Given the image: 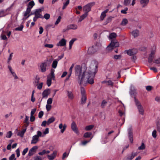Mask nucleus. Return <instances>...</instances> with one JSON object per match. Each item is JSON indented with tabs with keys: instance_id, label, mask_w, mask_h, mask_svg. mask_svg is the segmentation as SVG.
Masks as SVG:
<instances>
[{
	"instance_id": "1",
	"label": "nucleus",
	"mask_w": 160,
	"mask_h": 160,
	"mask_svg": "<svg viewBox=\"0 0 160 160\" xmlns=\"http://www.w3.org/2000/svg\"><path fill=\"white\" fill-rule=\"evenodd\" d=\"M97 64H96L94 69L91 68L88 72H84L81 75L82 67L80 65H76L75 67V73L78 76L80 84H81L85 80H87V82L91 84L93 83L94 78L97 72Z\"/></svg>"
},
{
	"instance_id": "2",
	"label": "nucleus",
	"mask_w": 160,
	"mask_h": 160,
	"mask_svg": "<svg viewBox=\"0 0 160 160\" xmlns=\"http://www.w3.org/2000/svg\"><path fill=\"white\" fill-rule=\"evenodd\" d=\"M53 59V58H51L49 59H47L44 62H42L39 67L40 71L42 72H45L47 69V66L50 65Z\"/></svg>"
},
{
	"instance_id": "3",
	"label": "nucleus",
	"mask_w": 160,
	"mask_h": 160,
	"mask_svg": "<svg viewBox=\"0 0 160 160\" xmlns=\"http://www.w3.org/2000/svg\"><path fill=\"white\" fill-rule=\"evenodd\" d=\"M119 45V42L117 41L113 40L111 41L110 43L107 47V49L109 51H111L114 48L118 47Z\"/></svg>"
},
{
	"instance_id": "4",
	"label": "nucleus",
	"mask_w": 160,
	"mask_h": 160,
	"mask_svg": "<svg viewBox=\"0 0 160 160\" xmlns=\"http://www.w3.org/2000/svg\"><path fill=\"white\" fill-rule=\"evenodd\" d=\"M42 9L41 8L36 9L34 11L35 16L33 18V21L36 22L38 18H42L43 16L41 12Z\"/></svg>"
},
{
	"instance_id": "5",
	"label": "nucleus",
	"mask_w": 160,
	"mask_h": 160,
	"mask_svg": "<svg viewBox=\"0 0 160 160\" xmlns=\"http://www.w3.org/2000/svg\"><path fill=\"white\" fill-rule=\"evenodd\" d=\"M134 100L135 104L137 106L139 113L141 115H143L144 112V110L141 103L135 97H134Z\"/></svg>"
},
{
	"instance_id": "6",
	"label": "nucleus",
	"mask_w": 160,
	"mask_h": 160,
	"mask_svg": "<svg viewBox=\"0 0 160 160\" xmlns=\"http://www.w3.org/2000/svg\"><path fill=\"white\" fill-rule=\"evenodd\" d=\"M42 135V133L40 131H38L37 132V134L33 136L32 140L31 142V144H35L38 142L39 141V138L41 137ZM42 136V137H43Z\"/></svg>"
},
{
	"instance_id": "7",
	"label": "nucleus",
	"mask_w": 160,
	"mask_h": 160,
	"mask_svg": "<svg viewBox=\"0 0 160 160\" xmlns=\"http://www.w3.org/2000/svg\"><path fill=\"white\" fill-rule=\"evenodd\" d=\"M95 3L94 2L89 3L84 6L83 7V9L85 12V13H87L88 14V13L91 10V7L94 5Z\"/></svg>"
},
{
	"instance_id": "8",
	"label": "nucleus",
	"mask_w": 160,
	"mask_h": 160,
	"mask_svg": "<svg viewBox=\"0 0 160 160\" xmlns=\"http://www.w3.org/2000/svg\"><path fill=\"white\" fill-rule=\"evenodd\" d=\"M97 47L96 46H92L89 48L88 53L89 54H93L96 52L97 50Z\"/></svg>"
},
{
	"instance_id": "9",
	"label": "nucleus",
	"mask_w": 160,
	"mask_h": 160,
	"mask_svg": "<svg viewBox=\"0 0 160 160\" xmlns=\"http://www.w3.org/2000/svg\"><path fill=\"white\" fill-rule=\"evenodd\" d=\"M137 52V50L134 49H129L128 50H125L124 51L125 53H127L128 55L130 56L135 54Z\"/></svg>"
},
{
	"instance_id": "10",
	"label": "nucleus",
	"mask_w": 160,
	"mask_h": 160,
	"mask_svg": "<svg viewBox=\"0 0 160 160\" xmlns=\"http://www.w3.org/2000/svg\"><path fill=\"white\" fill-rule=\"evenodd\" d=\"M72 130L77 134H78L79 131L77 127L76 124L74 122H73L71 124Z\"/></svg>"
},
{
	"instance_id": "11",
	"label": "nucleus",
	"mask_w": 160,
	"mask_h": 160,
	"mask_svg": "<svg viewBox=\"0 0 160 160\" xmlns=\"http://www.w3.org/2000/svg\"><path fill=\"white\" fill-rule=\"evenodd\" d=\"M38 148V147L37 146L33 147L29 150L28 153V155L29 156H32L35 153Z\"/></svg>"
},
{
	"instance_id": "12",
	"label": "nucleus",
	"mask_w": 160,
	"mask_h": 160,
	"mask_svg": "<svg viewBox=\"0 0 160 160\" xmlns=\"http://www.w3.org/2000/svg\"><path fill=\"white\" fill-rule=\"evenodd\" d=\"M50 92L49 89L45 90L42 93V98H47L48 96L50 94Z\"/></svg>"
},
{
	"instance_id": "13",
	"label": "nucleus",
	"mask_w": 160,
	"mask_h": 160,
	"mask_svg": "<svg viewBox=\"0 0 160 160\" xmlns=\"http://www.w3.org/2000/svg\"><path fill=\"white\" fill-rule=\"evenodd\" d=\"M117 36L116 33L115 32H112L111 33L109 36V39L111 40V41L113 40L117 41L116 39Z\"/></svg>"
},
{
	"instance_id": "14",
	"label": "nucleus",
	"mask_w": 160,
	"mask_h": 160,
	"mask_svg": "<svg viewBox=\"0 0 160 160\" xmlns=\"http://www.w3.org/2000/svg\"><path fill=\"white\" fill-rule=\"evenodd\" d=\"M57 153V152L54 151L51 155H48L47 156L49 160H53L56 157Z\"/></svg>"
},
{
	"instance_id": "15",
	"label": "nucleus",
	"mask_w": 160,
	"mask_h": 160,
	"mask_svg": "<svg viewBox=\"0 0 160 160\" xmlns=\"http://www.w3.org/2000/svg\"><path fill=\"white\" fill-rule=\"evenodd\" d=\"M66 40L64 38H62L57 43V46H63L66 45Z\"/></svg>"
},
{
	"instance_id": "16",
	"label": "nucleus",
	"mask_w": 160,
	"mask_h": 160,
	"mask_svg": "<svg viewBox=\"0 0 160 160\" xmlns=\"http://www.w3.org/2000/svg\"><path fill=\"white\" fill-rule=\"evenodd\" d=\"M66 127L67 126L66 124H64L63 125L62 124V123H60L59 125V128L61 129L60 131L62 133H63L66 129Z\"/></svg>"
},
{
	"instance_id": "17",
	"label": "nucleus",
	"mask_w": 160,
	"mask_h": 160,
	"mask_svg": "<svg viewBox=\"0 0 160 160\" xmlns=\"http://www.w3.org/2000/svg\"><path fill=\"white\" fill-rule=\"evenodd\" d=\"M149 2V0H140V3L142 8L146 7Z\"/></svg>"
},
{
	"instance_id": "18",
	"label": "nucleus",
	"mask_w": 160,
	"mask_h": 160,
	"mask_svg": "<svg viewBox=\"0 0 160 160\" xmlns=\"http://www.w3.org/2000/svg\"><path fill=\"white\" fill-rule=\"evenodd\" d=\"M128 133L129 137L131 143L132 142L133 139H132V132L131 128H130L128 129Z\"/></svg>"
},
{
	"instance_id": "19",
	"label": "nucleus",
	"mask_w": 160,
	"mask_h": 160,
	"mask_svg": "<svg viewBox=\"0 0 160 160\" xmlns=\"http://www.w3.org/2000/svg\"><path fill=\"white\" fill-rule=\"evenodd\" d=\"M8 68L11 73L12 74V76L14 77V79H18V77L17 76L14 72L13 71V70H12V67L10 66H9L8 67Z\"/></svg>"
},
{
	"instance_id": "20",
	"label": "nucleus",
	"mask_w": 160,
	"mask_h": 160,
	"mask_svg": "<svg viewBox=\"0 0 160 160\" xmlns=\"http://www.w3.org/2000/svg\"><path fill=\"white\" fill-rule=\"evenodd\" d=\"M108 11V9L106 10L103 12H102L100 17V19L101 20H103L104 18L106 16V13H107Z\"/></svg>"
},
{
	"instance_id": "21",
	"label": "nucleus",
	"mask_w": 160,
	"mask_h": 160,
	"mask_svg": "<svg viewBox=\"0 0 160 160\" xmlns=\"http://www.w3.org/2000/svg\"><path fill=\"white\" fill-rule=\"evenodd\" d=\"M78 28V26L76 25L72 24L69 25L68 27L67 30L69 29H76Z\"/></svg>"
},
{
	"instance_id": "22",
	"label": "nucleus",
	"mask_w": 160,
	"mask_h": 160,
	"mask_svg": "<svg viewBox=\"0 0 160 160\" xmlns=\"http://www.w3.org/2000/svg\"><path fill=\"white\" fill-rule=\"evenodd\" d=\"M103 83H106L108 85L113 86V82L111 80L104 81L102 82Z\"/></svg>"
},
{
	"instance_id": "23",
	"label": "nucleus",
	"mask_w": 160,
	"mask_h": 160,
	"mask_svg": "<svg viewBox=\"0 0 160 160\" xmlns=\"http://www.w3.org/2000/svg\"><path fill=\"white\" fill-rule=\"evenodd\" d=\"M132 33L133 36L134 37H136L138 36L139 35V33L138 30H135L133 31L132 32Z\"/></svg>"
},
{
	"instance_id": "24",
	"label": "nucleus",
	"mask_w": 160,
	"mask_h": 160,
	"mask_svg": "<svg viewBox=\"0 0 160 160\" xmlns=\"http://www.w3.org/2000/svg\"><path fill=\"white\" fill-rule=\"evenodd\" d=\"M137 153H132L130 156H128L126 160H132L134 158L137 156Z\"/></svg>"
},
{
	"instance_id": "25",
	"label": "nucleus",
	"mask_w": 160,
	"mask_h": 160,
	"mask_svg": "<svg viewBox=\"0 0 160 160\" xmlns=\"http://www.w3.org/2000/svg\"><path fill=\"white\" fill-rule=\"evenodd\" d=\"M34 5L35 3L34 1H31L28 3L27 8H28L31 10V9Z\"/></svg>"
},
{
	"instance_id": "26",
	"label": "nucleus",
	"mask_w": 160,
	"mask_h": 160,
	"mask_svg": "<svg viewBox=\"0 0 160 160\" xmlns=\"http://www.w3.org/2000/svg\"><path fill=\"white\" fill-rule=\"evenodd\" d=\"M23 129L21 131L19 132L18 133V135L20 136L21 137H22L23 136L24 134L26 131L27 127Z\"/></svg>"
},
{
	"instance_id": "27",
	"label": "nucleus",
	"mask_w": 160,
	"mask_h": 160,
	"mask_svg": "<svg viewBox=\"0 0 160 160\" xmlns=\"http://www.w3.org/2000/svg\"><path fill=\"white\" fill-rule=\"evenodd\" d=\"M87 100V97L86 95H82L81 98V103L84 104L86 102Z\"/></svg>"
},
{
	"instance_id": "28",
	"label": "nucleus",
	"mask_w": 160,
	"mask_h": 160,
	"mask_svg": "<svg viewBox=\"0 0 160 160\" xmlns=\"http://www.w3.org/2000/svg\"><path fill=\"white\" fill-rule=\"evenodd\" d=\"M88 16V14L87 13H85L81 15L79 20L78 22H81L82 20H83L85 18H86Z\"/></svg>"
},
{
	"instance_id": "29",
	"label": "nucleus",
	"mask_w": 160,
	"mask_h": 160,
	"mask_svg": "<svg viewBox=\"0 0 160 160\" xmlns=\"http://www.w3.org/2000/svg\"><path fill=\"white\" fill-rule=\"evenodd\" d=\"M55 118L53 117H52L48 119V121H47V124L49 125L50 123L54 122L55 120Z\"/></svg>"
},
{
	"instance_id": "30",
	"label": "nucleus",
	"mask_w": 160,
	"mask_h": 160,
	"mask_svg": "<svg viewBox=\"0 0 160 160\" xmlns=\"http://www.w3.org/2000/svg\"><path fill=\"white\" fill-rule=\"evenodd\" d=\"M28 117L27 116H25V118L24 120V123H25L26 124H25L23 126V127H27L28 126L29 123V122H28Z\"/></svg>"
},
{
	"instance_id": "31",
	"label": "nucleus",
	"mask_w": 160,
	"mask_h": 160,
	"mask_svg": "<svg viewBox=\"0 0 160 160\" xmlns=\"http://www.w3.org/2000/svg\"><path fill=\"white\" fill-rule=\"evenodd\" d=\"M128 23V20L126 18H124L122 19V20L120 24L122 26H125Z\"/></svg>"
},
{
	"instance_id": "32",
	"label": "nucleus",
	"mask_w": 160,
	"mask_h": 160,
	"mask_svg": "<svg viewBox=\"0 0 160 160\" xmlns=\"http://www.w3.org/2000/svg\"><path fill=\"white\" fill-rule=\"evenodd\" d=\"M107 102L105 100H102L101 103V106L102 108H104L106 106Z\"/></svg>"
},
{
	"instance_id": "33",
	"label": "nucleus",
	"mask_w": 160,
	"mask_h": 160,
	"mask_svg": "<svg viewBox=\"0 0 160 160\" xmlns=\"http://www.w3.org/2000/svg\"><path fill=\"white\" fill-rule=\"evenodd\" d=\"M94 127L93 125H90L86 127L85 130L86 131H89L91 130Z\"/></svg>"
},
{
	"instance_id": "34",
	"label": "nucleus",
	"mask_w": 160,
	"mask_h": 160,
	"mask_svg": "<svg viewBox=\"0 0 160 160\" xmlns=\"http://www.w3.org/2000/svg\"><path fill=\"white\" fill-rule=\"evenodd\" d=\"M68 96V98L70 99H72L73 98V96L71 92L67 91Z\"/></svg>"
},
{
	"instance_id": "35",
	"label": "nucleus",
	"mask_w": 160,
	"mask_h": 160,
	"mask_svg": "<svg viewBox=\"0 0 160 160\" xmlns=\"http://www.w3.org/2000/svg\"><path fill=\"white\" fill-rule=\"evenodd\" d=\"M31 11V10L30 9L27 8L26 11L25 12L24 14V17H26L30 13Z\"/></svg>"
},
{
	"instance_id": "36",
	"label": "nucleus",
	"mask_w": 160,
	"mask_h": 160,
	"mask_svg": "<svg viewBox=\"0 0 160 160\" xmlns=\"http://www.w3.org/2000/svg\"><path fill=\"white\" fill-rule=\"evenodd\" d=\"M66 1V2L65 3H63V6L62 8V9H65L67 5L69 3V0H65Z\"/></svg>"
},
{
	"instance_id": "37",
	"label": "nucleus",
	"mask_w": 160,
	"mask_h": 160,
	"mask_svg": "<svg viewBox=\"0 0 160 160\" xmlns=\"http://www.w3.org/2000/svg\"><path fill=\"white\" fill-rule=\"evenodd\" d=\"M76 39L75 38H73L69 42V49H70L72 47V44H73L74 42H75V41L76 40Z\"/></svg>"
},
{
	"instance_id": "38",
	"label": "nucleus",
	"mask_w": 160,
	"mask_h": 160,
	"mask_svg": "<svg viewBox=\"0 0 160 160\" xmlns=\"http://www.w3.org/2000/svg\"><path fill=\"white\" fill-rule=\"evenodd\" d=\"M58 64V61L56 60H54L52 62V68H55Z\"/></svg>"
},
{
	"instance_id": "39",
	"label": "nucleus",
	"mask_w": 160,
	"mask_h": 160,
	"mask_svg": "<svg viewBox=\"0 0 160 160\" xmlns=\"http://www.w3.org/2000/svg\"><path fill=\"white\" fill-rule=\"evenodd\" d=\"M131 2V0H124L123 4L125 6L129 5Z\"/></svg>"
},
{
	"instance_id": "40",
	"label": "nucleus",
	"mask_w": 160,
	"mask_h": 160,
	"mask_svg": "<svg viewBox=\"0 0 160 160\" xmlns=\"http://www.w3.org/2000/svg\"><path fill=\"white\" fill-rule=\"evenodd\" d=\"M91 135L92 133L91 132H86L84 134L83 137L85 138H89Z\"/></svg>"
},
{
	"instance_id": "41",
	"label": "nucleus",
	"mask_w": 160,
	"mask_h": 160,
	"mask_svg": "<svg viewBox=\"0 0 160 160\" xmlns=\"http://www.w3.org/2000/svg\"><path fill=\"white\" fill-rule=\"evenodd\" d=\"M54 70L52 69L51 70V78L53 79H54L55 78L54 74Z\"/></svg>"
},
{
	"instance_id": "42",
	"label": "nucleus",
	"mask_w": 160,
	"mask_h": 160,
	"mask_svg": "<svg viewBox=\"0 0 160 160\" xmlns=\"http://www.w3.org/2000/svg\"><path fill=\"white\" fill-rule=\"evenodd\" d=\"M156 127L157 130L160 132V122L158 121L157 122Z\"/></svg>"
},
{
	"instance_id": "43",
	"label": "nucleus",
	"mask_w": 160,
	"mask_h": 160,
	"mask_svg": "<svg viewBox=\"0 0 160 160\" xmlns=\"http://www.w3.org/2000/svg\"><path fill=\"white\" fill-rule=\"evenodd\" d=\"M145 148V145L143 143H142L141 145L138 148L139 150H143Z\"/></svg>"
},
{
	"instance_id": "44",
	"label": "nucleus",
	"mask_w": 160,
	"mask_h": 160,
	"mask_svg": "<svg viewBox=\"0 0 160 160\" xmlns=\"http://www.w3.org/2000/svg\"><path fill=\"white\" fill-rule=\"evenodd\" d=\"M23 28V25H21L19 27L15 28V29L16 31H22Z\"/></svg>"
},
{
	"instance_id": "45",
	"label": "nucleus",
	"mask_w": 160,
	"mask_h": 160,
	"mask_svg": "<svg viewBox=\"0 0 160 160\" xmlns=\"http://www.w3.org/2000/svg\"><path fill=\"white\" fill-rule=\"evenodd\" d=\"M9 160H16V158H15V155L14 154H12L9 157Z\"/></svg>"
},
{
	"instance_id": "46",
	"label": "nucleus",
	"mask_w": 160,
	"mask_h": 160,
	"mask_svg": "<svg viewBox=\"0 0 160 160\" xmlns=\"http://www.w3.org/2000/svg\"><path fill=\"white\" fill-rule=\"evenodd\" d=\"M52 79L51 78H48V79L47 82V83L48 86H50L51 84V80Z\"/></svg>"
},
{
	"instance_id": "47",
	"label": "nucleus",
	"mask_w": 160,
	"mask_h": 160,
	"mask_svg": "<svg viewBox=\"0 0 160 160\" xmlns=\"http://www.w3.org/2000/svg\"><path fill=\"white\" fill-rule=\"evenodd\" d=\"M81 92L82 95H86L85 90L83 88L81 87Z\"/></svg>"
},
{
	"instance_id": "48",
	"label": "nucleus",
	"mask_w": 160,
	"mask_h": 160,
	"mask_svg": "<svg viewBox=\"0 0 160 160\" xmlns=\"http://www.w3.org/2000/svg\"><path fill=\"white\" fill-rule=\"evenodd\" d=\"M61 19H62L61 17V16H59L57 20V21H56V22L55 23V24L56 25H58L59 23V22H60Z\"/></svg>"
},
{
	"instance_id": "49",
	"label": "nucleus",
	"mask_w": 160,
	"mask_h": 160,
	"mask_svg": "<svg viewBox=\"0 0 160 160\" xmlns=\"http://www.w3.org/2000/svg\"><path fill=\"white\" fill-rule=\"evenodd\" d=\"M152 135L153 137L154 138H155L157 137V131L156 130H154L152 132Z\"/></svg>"
},
{
	"instance_id": "50",
	"label": "nucleus",
	"mask_w": 160,
	"mask_h": 160,
	"mask_svg": "<svg viewBox=\"0 0 160 160\" xmlns=\"http://www.w3.org/2000/svg\"><path fill=\"white\" fill-rule=\"evenodd\" d=\"M44 47L49 48H52L53 47V45L52 44H46L44 45Z\"/></svg>"
},
{
	"instance_id": "51",
	"label": "nucleus",
	"mask_w": 160,
	"mask_h": 160,
	"mask_svg": "<svg viewBox=\"0 0 160 160\" xmlns=\"http://www.w3.org/2000/svg\"><path fill=\"white\" fill-rule=\"evenodd\" d=\"M52 108V106L51 105L47 104L46 105V108L47 111H49Z\"/></svg>"
},
{
	"instance_id": "52",
	"label": "nucleus",
	"mask_w": 160,
	"mask_h": 160,
	"mask_svg": "<svg viewBox=\"0 0 160 160\" xmlns=\"http://www.w3.org/2000/svg\"><path fill=\"white\" fill-rule=\"evenodd\" d=\"M52 99L51 98H49L47 101V104L51 105L52 103Z\"/></svg>"
},
{
	"instance_id": "53",
	"label": "nucleus",
	"mask_w": 160,
	"mask_h": 160,
	"mask_svg": "<svg viewBox=\"0 0 160 160\" xmlns=\"http://www.w3.org/2000/svg\"><path fill=\"white\" fill-rule=\"evenodd\" d=\"M50 17V15L49 14L46 13L44 14V18L46 20L48 19Z\"/></svg>"
},
{
	"instance_id": "54",
	"label": "nucleus",
	"mask_w": 160,
	"mask_h": 160,
	"mask_svg": "<svg viewBox=\"0 0 160 160\" xmlns=\"http://www.w3.org/2000/svg\"><path fill=\"white\" fill-rule=\"evenodd\" d=\"M154 62L156 64H160V57L155 59L154 61Z\"/></svg>"
},
{
	"instance_id": "55",
	"label": "nucleus",
	"mask_w": 160,
	"mask_h": 160,
	"mask_svg": "<svg viewBox=\"0 0 160 160\" xmlns=\"http://www.w3.org/2000/svg\"><path fill=\"white\" fill-rule=\"evenodd\" d=\"M74 66V64L73 63L72 64L71 66V67H70V68L69 69V73H70V74H72V68H73Z\"/></svg>"
},
{
	"instance_id": "56",
	"label": "nucleus",
	"mask_w": 160,
	"mask_h": 160,
	"mask_svg": "<svg viewBox=\"0 0 160 160\" xmlns=\"http://www.w3.org/2000/svg\"><path fill=\"white\" fill-rule=\"evenodd\" d=\"M12 134L11 131H10L8 132L6 137L8 138H10L11 137Z\"/></svg>"
},
{
	"instance_id": "57",
	"label": "nucleus",
	"mask_w": 160,
	"mask_h": 160,
	"mask_svg": "<svg viewBox=\"0 0 160 160\" xmlns=\"http://www.w3.org/2000/svg\"><path fill=\"white\" fill-rule=\"evenodd\" d=\"M34 160H42V158L39 156H36L33 158Z\"/></svg>"
},
{
	"instance_id": "58",
	"label": "nucleus",
	"mask_w": 160,
	"mask_h": 160,
	"mask_svg": "<svg viewBox=\"0 0 160 160\" xmlns=\"http://www.w3.org/2000/svg\"><path fill=\"white\" fill-rule=\"evenodd\" d=\"M68 154L66 152H65L63 153L62 157V159H64L65 158L67 157L68 156Z\"/></svg>"
},
{
	"instance_id": "59",
	"label": "nucleus",
	"mask_w": 160,
	"mask_h": 160,
	"mask_svg": "<svg viewBox=\"0 0 160 160\" xmlns=\"http://www.w3.org/2000/svg\"><path fill=\"white\" fill-rule=\"evenodd\" d=\"M153 57L149 56L148 57V62L149 63H151L153 60Z\"/></svg>"
},
{
	"instance_id": "60",
	"label": "nucleus",
	"mask_w": 160,
	"mask_h": 160,
	"mask_svg": "<svg viewBox=\"0 0 160 160\" xmlns=\"http://www.w3.org/2000/svg\"><path fill=\"white\" fill-rule=\"evenodd\" d=\"M152 87L151 86H148L146 87V89L148 91H150L152 90Z\"/></svg>"
},
{
	"instance_id": "61",
	"label": "nucleus",
	"mask_w": 160,
	"mask_h": 160,
	"mask_svg": "<svg viewBox=\"0 0 160 160\" xmlns=\"http://www.w3.org/2000/svg\"><path fill=\"white\" fill-rule=\"evenodd\" d=\"M28 150V148H26L25 149H24V150H23V151L22 152V155H24L26 154V153L27 152Z\"/></svg>"
},
{
	"instance_id": "62",
	"label": "nucleus",
	"mask_w": 160,
	"mask_h": 160,
	"mask_svg": "<svg viewBox=\"0 0 160 160\" xmlns=\"http://www.w3.org/2000/svg\"><path fill=\"white\" fill-rule=\"evenodd\" d=\"M43 83L41 82L38 85L37 88L39 89H41L42 88Z\"/></svg>"
},
{
	"instance_id": "63",
	"label": "nucleus",
	"mask_w": 160,
	"mask_h": 160,
	"mask_svg": "<svg viewBox=\"0 0 160 160\" xmlns=\"http://www.w3.org/2000/svg\"><path fill=\"white\" fill-rule=\"evenodd\" d=\"M43 115V112L42 111L39 112L38 114V117L39 118H41Z\"/></svg>"
},
{
	"instance_id": "64",
	"label": "nucleus",
	"mask_w": 160,
	"mask_h": 160,
	"mask_svg": "<svg viewBox=\"0 0 160 160\" xmlns=\"http://www.w3.org/2000/svg\"><path fill=\"white\" fill-rule=\"evenodd\" d=\"M128 10V8H126L124 10H122L121 11V12L123 14H126L127 13V11Z\"/></svg>"
}]
</instances>
